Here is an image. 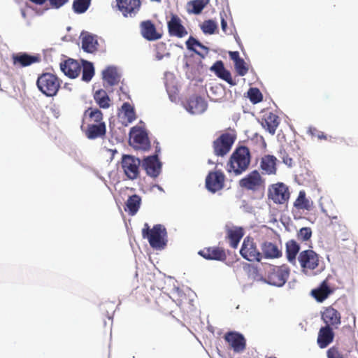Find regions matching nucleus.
I'll use <instances>...</instances> for the list:
<instances>
[{
  "mask_svg": "<svg viewBox=\"0 0 358 358\" xmlns=\"http://www.w3.org/2000/svg\"><path fill=\"white\" fill-rule=\"evenodd\" d=\"M251 162L250 150L246 146L237 147L227 163V171L238 176L244 173L249 167Z\"/></svg>",
  "mask_w": 358,
  "mask_h": 358,
  "instance_id": "1",
  "label": "nucleus"
},
{
  "mask_svg": "<svg viewBox=\"0 0 358 358\" xmlns=\"http://www.w3.org/2000/svg\"><path fill=\"white\" fill-rule=\"evenodd\" d=\"M166 229L162 224H155L150 229L148 223L144 224L142 229V236L148 238L150 246L156 250L164 249L166 245Z\"/></svg>",
  "mask_w": 358,
  "mask_h": 358,
  "instance_id": "2",
  "label": "nucleus"
},
{
  "mask_svg": "<svg viewBox=\"0 0 358 358\" xmlns=\"http://www.w3.org/2000/svg\"><path fill=\"white\" fill-rule=\"evenodd\" d=\"M61 83V80L56 75L51 73H43L38 76L36 85L46 96H54L57 95L59 90Z\"/></svg>",
  "mask_w": 358,
  "mask_h": 358,
  "instance_id": "3",
  "label": "nucleus"
},
{
  "mask_svg": "<svg viewBox=\"0 0 358 358\" xmlns=\"http://www.w3.org/2000/svg\"><path fill=\"white\" fill-rule=\"evenodd\" d=\"M239 186L253 192L262 190L265 187V180L257 170H253L239 180Z\"/></svg>",
  "mask_w": 358,
  "mask_h": 358,
  "instance_id": "4",
  "label": "nucleus"
},
{
  "mask_svg": "<svg viewBox=\"0 0 358 358\" xmlns=\"http://www.w3.org/2000/svg\"><path fill=\"white\" fill-rule=\"evenodd\" d=\"M289 271L285 266L269 265L267 268L266 282L272 285L282 286L289 277Z\"/></svg>",
  "mask_w": 358,
  "mask_h": 358,
  "instance_id": "5",
  "label": "nucleus"
},
{
  "mask_svg": "<svg viewBox=\"0 0 358 358\" xmlns=\"http://www.w3.org/2000/svg\"><path fill=\"white\" fill-rule=\"evenodd\" d=\"M141 163L140 159L133 155H122L121 166L125 176L129 180H134L139 177Z\"/></svg>",
  "mask_w": 358,
  "mask_h": 358,
  "instance_id": "6",
  "label": "nucleus"
},
{
  "mask_svg": "<svg viewBox=\"0 0 358 358\" xmlns=\"http://www.w3.org/2000/svg\"><path fill=\"white\" fill-rule=\"evenodd\" d=\"M240 254L242 257L248 262H259L262 259V255L257 248L254 238L246 236L242 243Z\"/></svg>",
  "mask_w": 358,
  "mask_h": 358,
  "instance_id": "7",
  "label": "nucleus"
},
{
  "mask_svg": "<svg viewBox=\"0 0 358 358\" xmlns=\"http://www.w3.org/2000/svg\"><path fill=\"white\" fill-rule=\"evenodd\" d=\"M235 134L226 132L221 134L213 141V148L215 155L223 157L231 150L232 145L236 141Z\"/></svg>",
  "mask_w": 358,
  "mask_h": 358,
  "instance_id": "8",
  "label": "nucleus"
},
{
  "mask_svg": "<svg viewBox=\"0 0 358 358\" xmlns=\"http://www.w3.org/2000/svg\"><path fill=\"white\" fill-rule=\"evenodd\" d=\"M129 145L135 150H148L150 142L145 131L133 127L130 131Z\"/></svg>",
  "mask_w": 358,
  "mask_h": 358,
  "instance_id": "9",
  "label": "nucleus"
},
{
  "mask_svg": "<svg viewBox=\"0 0 358 358\" xmlns=\"http://www.w3.org/2000/svg\"><path fill=\"white\" fill-rule=\"evenodd\" d=\"M298 261L302 271L307 273L317 268L320 263V257L314 250H306L299 253Z\"/></svg>",
  "mask_w": 358,
  "mask_h": 358,
  "instance_id": "10",
  "label": "nucleus"
},
{
  "mask_svg": "<svg viewBox=\"0 0 358 358\" xmlns=\"http://www.w3.org/2000/svg\"><path fill=\"white\" fill-rule=\"evenodd\" d=\"M289 195L288 187L282 182L274 184L269 188L268 196L275 203H285Z\"/></svg>",
  "mask_w": 358,
  "mask_h": 358,
  "instance_id": "11",
  "label": "nucleus"
},
{
  "mask_svg": "<svg viewBox=\"0 0 358 358\" xmlns=\"http://www.w3.org/2000/svg\"><path fill=\"white\" fill-rule=\"evenodd\" d=\"M225 176L221 171H210L206 178V187L215 193L224 187Z\"/></svg>",
  "mask_w": 358,
  "mask_h": 358,
  "instance_id": "12",
  "label": "nucleus"
},
{
  "mask_svg": "<svg viewBox=\"0 0 358 358\" xmlns=\"http://www.w3.org/2000/svg\"><path fill=\"white\" fill-rule=\"evenodd\" d=\"M224 338L234 352H242L246 348L245 337L237 331L227 332L224 336Z\"/></svg>",
  "mask_w": 358,
  "mask_h": 358,
  "instance_id": "13",
  "label": "nucleus"
},
{
  "mask_svg": "<svg viewBox=\"0 0 358 358\" xmlns=\"http://www.w3.org/2000/svg\"><path fill=\"white\" fill-rule=\"evenodd\" d=\"M13 65L17 68L29 66L33 64L41 62V58L39 55H29L27 52H17L11 56Z\"/></svg>",
  "mask_w": 358,
  "mask_h": 358,
  "instance_id": "14",
  "label": "nucleus"
},
{
  "mask_svg": "<svg viewBox=\"0 0 358 358\" xmlns=\"http://www.w3.org/2000/svg\"><path fill=\"white\" fill-rule=\"evenodd\" d=\"M169 34L179 38H183L188 34L186 28L182 23L181 19L176 14L171 15L170 20L167 22Z\"/></svg>",
  "mask_w": 358,
  "mask_h": 358,
  "instance_id": "15",
  "label": "nucleus"
},
{
  "mask_svg": "<svg viewBox=\"0 0 358 358\" xmlns=\"http://www.w3.org/2000/svg\"><path fill=\"white\" fill-rule=\"evenodd\" d=\"M321 317L326 326L337 329L341 324V315L332 306L325 307L321 313Z\"/></svg>",
  "mask_w": 358,
  "mask_h": 358,
  "instance_id": "16",
  "label": "nucleus"
},
{
  "mask_svg": "<svg viewBox=\"0 0 358 358\" xmlns=\"http://www.w3.org/2000/svg\"><path fill=\"white\" fill-rule=\"evenodd\" d=\"M198 254L207 260L224 262L227 259L225 250L218 246L206 247L200 250Z\"/></svg>",
  "mask_w": 358,
  "mask_h": 358,
  "instance_id": "17",
  "label": "nucleus"
},
{
  "mask_svg": "<svg viewBox=\"0 0 358 358\" xmlns=\"http://www.w3.org/2000/svg\"><path fill=\"white\" fill-rule=\"evenodd\" d=\"M140 31L142 36L149 41H157L162 37V34L157 31L155 24L150 20L140 23Z\"/></svg>",
  "mask_w": 358,
  "mask_h": 358,
  "instance_id": "18",
  "label": "nucleus"
},
{
  "mask_svg": "<svg viewBox=\"0 0 358 358\" xmlns=\"http://www.w3.org/2000/svg\"><path fill=\"white\" fill-rule=\"evenodd\" d=\"M262 258L278 259L282 256L280 243L265 241L261 244Z\"/></svg>",
  "mask_w": 358,
  "mask_h": 358,
  "instance_id": "19",
  "label": "nucleus"
},
{
  "mask_svg": "<svg viewBox=\"0 0 358 358\" xmlns=\"http://www.w3.org/2000/svg\"><path fill=\"white\" fill-rule=\"evenodd\" d=\"M117 6L124 17L136 15L140 10L141 0H116Z\"/></svg>",
  "mask_w": 358,
  "mask_h": 358,
  "instance_id": "20",
  "label": "nucleus"
},
{
  "mask_svg": "<svg viewBox=\"0 0 358 358\" xmlns=\"http://www.w3.org/2000/svg\"><path fill=\"white\" fill-rule=\"evenodd\" d=\"M142 167L148 176L156 178L160 173L162 164L159 161L157 155H152L143 159Z\"/></svg>",
  "mask_w": 358,
  "mask_h": 358,
  "instance_id": "21",
  "label": "nucleus"
},
{
  "mask_svg": "<svg viewBox=\"0 0 358 358\" xmlns=\"http://www.w3.org/2000/svg\"><path fill=\"white\" fill-rule=\"evenodd\" d=\"M335 291V288L329 285L327 279L323 280L320 285L315 289L311 290V296L320 303L326 300Z\"/></svg>",
  "mask_w": 358,
  "mask_h": 358,
  "instance_id": "22",
  "label": "nucleus"
},
{
  "mask_svg": "<svg viewBox=\"0 0 358 358\" xmlns=\"http://www.w3.org/2000/svg\"><path fill=\"white\" fill-rule=\"evenodd\" d=\"M60 69L69 78H76L80 75L82 66L78 61L69 58L60 63Z\"/></svg>",
  "mask_w": 358,
  "mask_h": 358,
  "instance_id": "23",
  "label": "nucleus"
},
{
  "mask_svg": "<svg viewBox=\"0 0 358 358\" xmlns=\"http://www.w3.org/2000/svg\"><path fill=\"white\" fill-rule=\"evenodd\" d=\"M99 123H105L103 121V113L99 109L90 107L85 110L83 116L82 129L85 127V124H98Z\"/></svg>",
  "mask_w": 358,
  "mask_h": 358,
  "instance_id": "24",
  "label": "nucleus"
},
{
  "mask_svg": "<svg viewBox=\"0 0 358 358\" xmlns=\"http://www.w3.org/2000/svg\"><path fill=\"white\" fill-rule=\"evenodd\" d=\"M279 124V117L272 112L265 113L262 117V126L272 135L275 133Z\"/></svg>",
  "mask_w": 358,
  "mask_h": 358,
  "instance_id": "25",
  "label": "nucleus"
},
{
  "mask_svg": "<svg viewBox=\"0 0 358 358\" xmlns=\"http://www.w3.org/2000/svg\"><path fill=\"white\" fill-rule=\"evenodd\" d=\"M86 137L89 139H96L103 138L106 133V127L105 123H99L98 124H85L82 129Z\"/></svg>",
  "mask_w": 358,
  "mask_h": 358,
  "instance_id": "26",
  "label": "nucleus"
},
{
  "mask_svg": "<svg viewBox=\"0 0 358 358\" xmlns=\"http://www.w3.org/2000/svg\"><path fill=\"white\" fill-rule=\"evenodd\" d=\"M277 158L271 155H266L261 158L259 168L262 174L275 175L277 172Z\"/></svg>",
  "mask_w": 358,
  "mask_h": 358,
  "instance_id": "27",
  "label": "nucleus"
},
{
  "mask_svg": "<svg viewBox=\"0 0 358 358\" xmlns=\"http://www.w3.org/2000/svg\"><path fill=\"white\" fill-rule=\"evenodd\" d=\"M333 329L326 325L320 328L317 339V344L320 348H325L333 342L334 338Z\"/></svg>",
  "mask_w": 358,
  "mask_h": 358,
  "instance_id": "28",
  "label": "nucleus"
},
{
  "mask_svg": "<svg viewBox=\"0 0 358 358\" xmlns=\"http://www.w3.org/2000/svg\"><path fill=\"white\" fill-rule=\"evenodd\" d=\"M210 70L220 79L226 81L230 85H236V83L233 80L229 71L224 68L222 61H217L210 68Z\"/></svg>",
  "mask_w": 358,
  "mask_h": 358,
  "instance_id": "29",
  "label": "nucleus"
},
{
  "mask_svg": "<svg viewBox=\"0 0 358 358\" xmlns=\"http://www.w3.org/2000/svg\"><path fill=\"white\" fill-rule=\"evenodd\" d=\"M207 108V103L205 100L199 96H194L187 101V109L192 114H201Z\"/></svg>",
  "mask_w": 358,
  "mask_h": 358,
  "instance_id": "30",
  "label": "nucleus"
},
{
  "mask_svg": "<svg viewBox=\"0 0 358 358\" xmlns=\"http://www.w3.org/2000/svg\"><path fill=\"white\" fill-rule=\"evenodd\" d=\"M103 80L110 86L117 85L120 80V75L115 66H108L102 72Z\"/></svg>",
  "mask_w": 358,
  "mask_h": 358,
  "instance_id": "31",
  "label": "nucleus"
},
{
  "mask_svg": "<svg viewBox=\"0 0 358 358\" xmlns=\"http://www.w3.org/2000/svg\"><path fill=\"white\" fill-rule=\"evenodd\" d=\"M243 235V229L241 227H234L228 229L227 231V238L229 239L230 246L233 248H236Z\"/></svg>",
  "mask_w": 358,
  "mask_h": 358,
  "instance_id": "32",
  "label": "nucleus"
},
{
  "mask_svg": "<svg viewBox=\"0 0 358 358\" xmlns=\"http://www.w3.org/2000/svg\"><path fill=\"white\" fill-rule=\"evenodd\" d=\"M187 48L194 52L196 55L204 57L208 52V48L200 43L193 36H190L186 41Z\"/></svg>",
  "mask_w": 358,
  "mask_h": 358,
  "instance_id": "33",
  "label": "nucleus"
},
{
  "mask_svg": "<svg viewBox=\"0 0 358 358\" xmlns=\"http://www.w3.org/2000/svg\"><path fill=\"white\" fill-rule=\"evenodd\" d=\"M141 203V198L138 195L130 196L126 202L124 210L128 212L130 215H134L139 210Z\"/></svg>",
  "mask_w": 358,
  "mask_h": 358,
  "instance_id": "34",
  "label": "nucleus"
},
{
  "mask_svg": "<svg viewBox=\"0 0 358 358\" xmlns=\"http://www.w3.org/2000/svg\"><path fill=\"white\" fill-rule=\"evenodd\" d=\"M313 202L306 198L304 190L299 192L298 197L294 203V206L298 210H310L313 208Z\"/></svg>",
  "mask_w": 358,
  "mask_h": 358,
  "instance_id": "35",
  "label": "nucleus"
},
{
  "mask_svg": "<svg viewBox=\"0 0 358 358\" xmlns=\"http://www.w3.org/2000/svg\"><path fill=\"white\" fill-rule=\"evenodd\" d=\"M209 1L210 0H192L187 3V10L188 13L199 15Z\"/></svg>",
  "mask_w": 358,
  "mask_h": 358,
  "instance_id": "36",
  "label": "nucleus"
},
{
  "mask_svg": "<svg viewBox=\"0 0 358 358\" xmlns=\"http://www.w3.org/2000/svg\"><path fill=\"white\" fill-rule=\"evenodd\" d=\"M98 42L96 36L87 34L82 39V48L86 52L93 53L97 50Z\"/></svg>",
  "mask_w": 358,
  "mask_h": 358,
  "instance_id": "37",
  "label": "nucleus"
},
{
  "mask_svg": "<svg viewBox=\"0 0 358 358\" xmlns=\"http://www.w3.org/2000/svg\"><path fill=\"white\" fill-rule=\"evenodd\" d=\"M300 250L299 244L295 240H289L286 243V256L289 262H294Z\"/></svg>",
  "mask_w": 358,
  "mask_h": 358,
  "instance_id": "38",
  "label": "nucleus"
},
{
  "mask_svg": "<svg viewBox=\"0 0 358 358\" xmlns=\"http://www.w3.org/2000/svg\"><path fill=\"white\" fill-rule=\"evenodd\" d=\"M94 99L100 108H108L110 107V99L105 90L101 89L96 91Z\"/></svg>",
  "mask_w": 358,
  "mask_h": 358,
  "instance_id": "39",
  "label": "nucleus"
},
{
  "mask_svg": "<svg viewBox=\"0 0 358 358\" xmlns=\"http://www.w3.org/2000/svg\"><path fill=\"white\" fill-rule=\"evenodd\" d=\"M82 67V80L85 82L90 81L94 75V69L92 63L87 61H83Z\"/></svg>",
  "mask_w": 358,
  "mask_h": 358,
  "instance_id": "40",
  "label": "nucleus"
},
{
  "mask_svg": "<svg viewBox=\"0 0 358 358\" xmlns=\"http://www.w3.org/2000/svg\"><path fill=\"white\" fill-rule=\"evenodd\" d=\"M92 0H74L73 9L76 13H84L89 8Z\"/></svg>",
  "mask_w": 358,
  "mask_h": 358,
  "instance_id": "41",
  "label": "nucleus"
},
{
  "mask_svg": "<svg viewBox=\"0 0 358 358\" xmlns=\"http://www.w3.org/2000/svg\"><path fill=\"white\" fill-rule=\"evenodd\" d=\"M201 29L206 34H213L217 29V24L213 20H208L203 22Z\"/></svg>",
  "mask_w": 358,
  "mask_h": 358,
  "instance_id": "42",
  "label": "nucleus"
},
{
  "mask_svg": "<svg viewBox=\"0 0 358 358\" xmlns=\"http://www.w3.org/2000/svg\"><path fill=\"white\" fill-rule=\"evenodd\" d=\"M312 229L310 227H302L296 233V238L301 242H306L310 240L312 237Z\"/></svg>",
  "mask_w": 358,
  "mask_h": 358,
  "instance_id": "43",
  "label": "nucleus"
},
{
  "mask_svg": "<svg viewBox=\"0 0 358 358\" xmlns=\"http://www.w3.org/2000/svg\"><path fill=\"white\" fill-rule=\"evenodd\" d=\"M122 108L128 122H131L136 120V117L134 109L129 103H124Z\"/></svg>",
  "mask_w": 358,
  "mask_h": 358,
  "instance_id": "44",
  "label": "nucleus"
},
{
  "mask_svg": "<svg viewBox=\"0 0 358 358\" xmlns=\"http://www.w3.org/2000/svg\"><path fill=\"white\" fill-rule=\"evenodd\" d=\"M248 94L250 101L253 103H259L263 99L262 94L258 88H250Z\"/></svg>",
  "mask_w": 358,
  "mask_h": 358,
  "instance_id": "45",
  "label": "nucleus"
},
{
  "mask_svg": "<svg viewBox=\"0 0 358 358\" xmlns=\"http://www.w3.org/2000/svg\"><path fill=\"white\" fill-rule=\"evenodd\" d=\"M234 66L237 73L241 76L246 75L248 71V68L246 66V64L242 58L234 63Z\"/></svg>",
  "mask_w": 358,
  "mask_h": 358,
  "instance_id": "46",
  "label": "nucleus"
},
{
  "mask_svg": "<svg viewBox=\"0 0 358 358\" xmlns=\"http://www.w3.org/2000/svg\"><path fill=\"white\" fill-rule=\"evenodd\" d=\"M156 58L161 60L164 58L166 52V45L164 42L157 43L155 45Z\"/></svg>",
  "mask_w": 358,
  "mask_h": 358,
  "instance_id": "47",
  "label": "nucleus"
},
{
  "mask_svg": "<svg viewBox=\"0 0 358 358\" xmlns=\"http://www.w3.org/2000/svg\"><path fill=\"white\" fill-rule=\"evenodd\" d=\"M308 134L313 138H317L319 140H327V136L324 134L323 131L318 130L316 127H309Z\"/></svg>",
  "mask_w": 358,
  "mask_h": 358,
  "instance_id": "48",
  "label": "nucleus"
},
{
  "mask_svg": "<svg viewBox=\"0 0 358 358\" xmlns=\"http://www.w3.org/2000/svg\"><path fill=\"white\" fill-rule=\"evenodd\" d=\"M327 358H345L338 346H332L327 351Z\"/></svg>",
  "mask_w": 358,
  "mask_h": 358,
  "instance_id": "49",
  "label": "nucleus"
},
{
  "mask_svg": "<svg viewBox=\"0 0 358 358\" xmlns=\"http://www.w3.org/2000/svg\"><path fill=\"white\" fill-rule=\"evenodd\" d=\"M50 6L54 8H59L64 6L68 0H48Z\"/></svg>",
  "mask_w": 358,
  "mask_h": 358,
  "instance_id": "50",
  "label": "nucleus"
},
{
  "mask_svg": "<svg viewBox=\"0 0 358 358\" xmlns=\"http://www.w3.org/2000/svg\"><path fill=\"white\" fill-rule=\"evenodd\" d=\"M229 57L234 62V63L236 62V61L240 60L241 59L239 56L238 52L237 51L229 52Z\"/></svg>",
  "mask_w": 358,
  "mask_h": 358,
  "instance_id": "51",
  "label": "nucleus"
},
{
  "mask_svg": "<svg viewBox=\"0 0 358 358\" xmlns=\"http://www.w3.org/2000/svg\"><path fill=\"white\" fill-rule=\"evenodd\" d=\"M283 162L289 166H292L294 164L292 158L289 157L288 155L282 157Z\"/></svg>",
  "mask_w": 358,
  "mask_h": 358,
  "instance_id": "52",
  "label": "nucleus"
},
{
  "mask_svg": "<svg viewBox=\"0 0 358 358\" xmlns=\"http://www.w3.org/2000/svg\"><path fill=\"white\" fill-rule=\"evenodd\" d=\"M221 27L222 31L226 33L227 32V22L224 18L223 16H221Z\"/></svg>",
  "mask_w": 358,
  "mask_h": 358,
  "instance_id": "53",
  "label": "nucleus"
},
{
  "mask_svg": "<svg viewBox=\"0 0 358 358\" xmlns=\"http://www.w3.org/2000/svg\"><path fill=\"white\" fill-rule=\"evenodd\" d=\"M181 297H182V298L180 299L178 301V306H182L185 303V301H184V299L187 300V297H186L185 294H182Z\"/></svg>",
  "mask_w": 358,
  "mask_h": 358,
  "instance_id": "54",
  "label": "nucleus"
},
{
  "mask_svg": "<svg viewBox=\"0 0 358 358\" xmlns=\"http://www.w3.org/2000/svg\"><path fill=\"white\" fill-rule=\"evenodd\" d=\"M29 1L35 4H38V5H42L43 3H44L46 1V0H29Z\"/></svg>",
  "mask_w": 358,
  "mask_h": 358,
  "instance_id": "55",
  "label": "nucleus"
},
{
  "mask_svg": "<svg viewBox=\"0 0 358 358\" xmlns=\"http://www.w3.org/2000/svg\"><path fill=\"white\" fill-rule=\"evenodd\" d=\"M327 215L331 220H337L338 219V216L337 215H328L327 214Z\"/></svg>",
  "mask_w": 358,
  "mask_h": 358,
  "instance_id": "56",
  "label": "nucleus"
},
{
  "mask_svg": "<svg viewBox=\"0 0 358 358\" xmlns=\"http://www.w3.org/2000/svg\"><path fill=\"white\" fill-rule=\"evenodd\" d=\"M152 1L160 2L161 0H151Z\"/></svg>",
  "mask_w": 358,
  "mask_h": 358,
  "instance_id": "57",
  "label": "nucleus"
},
{
  "mask_svg": "<svg viewBox=\"0 0 358 358\" xmlns=\"http://www.w3.org/2000/svg\"><path fill=\"white\" fill-rule=\"evenodd\" d=\"M352 317H353V322H354V323H355V316L352 315Z\"/></svg>",
  "mask_w": 358,
  "mask_h": 358,
  "instance_id": "58",
  "label": "nucleus"
},
{
  "mask_svg": "<svg viewBox=\"0 0 358 358\" xmlns=\"http://www.w3.org/2000/svg\"><path fill=\"white\" fill-rule=\"evenodd\" d=\"M269 358H275V357H269Z\"/></svg>",
  "mask_w": 358,
  "mask_h": 358,
  "instance_id": "59",
  "label": "nucleus"
}]
</instances>
